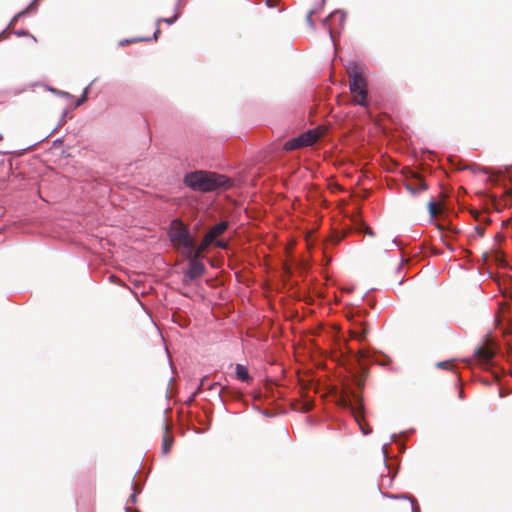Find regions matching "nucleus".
Masks as SVG:
<instances>
[{"label":"nucleus","mask_w":512,"mask_h":512,"mask_svg":"<svg viewBox=\"0 0 512 512\" xmlns=\"http://www.w3.org/2000/svg\"><path fill=\"white\" fill-rule=\"evenodd\" d=\"M184 184L194 191L210 192L216 189H228L232 181L219 174L197 170L184 176Z\"/></svg>","instance_id":"1"},{"label":"nucleus","mask_w":512,"mask_h":512,"mask_svg":"<svg viewBox=\"0 0 512 512\" xmlns=\"http://www.w3.org/2000/svg\"><path fill=\"white\" fill-rule=\"evenodd\" d=\"M354 386L347 387L339 398V405L351 411L356 422L359 424L364 435L371 433V429H367L362 425V414L364 410L361 391L364 388V380L359 375H354Z\"/></svg>","instance_id":"2"},{"label":"nucleus","mask_w":512,"mask_h":512,"mask_svg":"<svg viewBox=\"0 0 512 512\" xmlns=\"http://www.w3.org/2000/svg\"><path fill=\"white\" fill-rule=\"evenodd\" d=\"M167 236L174 249L181 255L190 251L194 235L180 218H174L168 225Z\"/></svg>","instance_id":"3"},{"label":"nucleus","mask_w":512,"mask_h":512,"mask_svg":"<svg viewBox=\"0 0 512 512\" xmlns=\"http://www.w3.org/2000/svg\"><path fill=\"white\" fill-rule=\"evenodd\" d=\"M181 256L188 262L187 268L183 271L184 284L196 281L207 273L203 259L191 255L189 251L181 254Z\"/></svg>","instance_id":"4"},{"label":"nucleus","mask_w":512,"mask_h":512,"mask_svg":"<svg viewBox=\"0 0 512 512\" xmlns=\"http://www.w3.org/2000/svg\"><path fill=\"white\" fill-rule=\"evenodd\" d=\"M366 313L364 309L353 308L348 312V319L351 322L350 328V338L357 340L359 342H363L366 339L368 328L366 327V323L363 321L357 320L358 317L363 316Z\"/></svg>","instance_id":"5"},{"label":"nucleus","mask_w":512,"mask_h":512,"mask_svg":"<svg viewBox=\"0 0 512 512\" xmlns=\"http://www.w3.org/2000/svg\"><path fill=\"white\" fill-rule=\"evenodd\" d=\"M347 349L349 354L354 357L361 365L368 361L375 362L383 366L389 365L391 363V359L383 353L371 352L367 348H361L356 352L350 348Z\"/></svg>","instance_id":"6"},{"label":"nucleus","mask_w":512,"mask_h":512,"mask_svg":"<svg viewBox=\"0 0 512 512\" xmlns=\"http://www.w3.org/2000/svg\"><path fill=\"white\" fill-rule=\"evenodd\" d=\"M317 139L318 134L316 132H314L313 130H307L298 135L297 137L288 140L284 144V149L286 151H293L303 147H308L314 144Z\"/></svg>","instance_id":"7"},{"label":"nucleus","mask_w":512,"mask_h":512,"mask_svg":"<svg viewBox=\"0 0 512 512\" xmlns=\"http://www.w3.org/2000/svg\"><path fill=\"white\" fill-rule=\"evenodd\" d=\"M349 89L353 95V104L360 105L361 107L368 109V89L367 81H349Z\"/></svg>","instance_id":"8"},{"label":"nucleus","mask_w":512,"mask_h":512,"mask_svg":"<svg viewBox=\"0 0 512 512\" xmlns=\"http://www.w3.org/2000/svg\"><path fill=\"white\" fill-rule=\"evenodd\" d=\"M494 355L495 351L492 347L480 346L474 350V357L476 361L484 369H488L492 365Z\"/></svg>","instance_id":"9"},{"label":"nucleus","mask_w":512,"mask_h":512,"mask_svg":"<svg viewBox=\"0 0 512 512\" xmlns=\"http://www.w3.org/2000/svg\"><path fill=\"white\" fill-rule=\"evenodd\" d=\"M338 17L339 27L342 28L346 20V12L343 10H335L331 12L326 18H324L322 25L327 29L330 39L334 42L333 25L330 24L331 20Z\"/></svg>","instance_id":"10"},{"label":"nucleus","mask_w":512,"mask_h":512,"mask_svg":"<svg viewBox=\"0 0 512 512\" xmlns=\"http://www.w3.org/2000/svg\"><path fill=\"white\" fill-rule=\"evenodd\" d=\"M500 312L496 316L498 326L501 327L505 334H512V318L506 315V311L510 308L509 304H499Z\"/></svg>","instance_id":"11"},{"label":"nucleus","mask_w":512,"mask_h":512,"mask_svg":"<svg viewBox=\"0 0 512 512\" xmlns=\"http://www.w3.org/2000/svg\"><path fill=\"white\" fill-rule=\"evenodd\" d=\"M216 396L219 399V401L222 403L223 406H225L226 402L228 400H240L242 397V393L230 386H222L217 392Z\"/></svg>","instance_id":"12"},{"label":"nucleus","mask_w":512,"mask_h":512,"mask_svg":"<svg viewBox=\"0 0 512 512\" xmlns=\"http://www.w3.org/2000/svg\"><path fill=\"white\" fill-rule=\"evenodd\" d=\"M210 245H212V241L207 240L206 235H204L202 241L199 244L197 243L196 238L194 236L193 241H192V247L189 252L191 255H193V256L195 255V257H197V258L204 259L205 251L207 250V248Z\"/></svg>","instance_id":"13"},{"label":"nucleus","mask_w":512,"mask_h":512,"mask_svg":"<svg viewBox=\"0 0 512 512\" xmlns=\"http://www.w3.org/2000/svg\"><path fill=\"white\" fill-rule=\"evenodd\" d=\"M365 70V66L359 63H350L347 66L349 81H366Z\"/></svg>","instance_id":"14"},{"label":"nucleus","mask_w":512,"mask_h":512,"mask_svg":"<svg viewBox=\"0 0 512 512\" xmlns=\"http://www.w3.org/2000/svg\"><path fill=\"white\" fill-rule=\"evenodd\" d=\"M228 228V222L227 221H220L214 226H212L207 233L205 234L207 236V240H211L212 242L219 238Z\"/></svg>","instance_id":"15"},{"label":"nucleus","mask_w":512,"mask_h":512,"mask_svg":"<svg viewBox=\"0 0 512 512\" xmlns=\"http://www.w3.org/2000/svg\"><path fill=\"white\" fill-rule=\"evenodd\" d=\"M386 497H389L391 499H405L408 500L411 503V512H420L419 505L417 503V500L408 495V494H383Z\"/></svg>","instance_id":"16"},{"label":"nucleus","mask_w":512,"mask_h":512,"mask_svg":"<svg viewBox=\"0 0 512 512\" xmlns=\"http://www.w3.org/2000/svg\"><path fill=\"white\" fill-rule=\"evenodd\" d=\"M235 374L237 379L242 382L249 383L252 380L247 367L242 364H236Z\"/></svg>","instance_id":"17"},{"label":"nucleus","mask_w":512,"mask_h":512,"mask_svg":"<svg viewBox=\"0 0 512 512\" xmlns=\"http://www.w3.org/2000/svg\"><path fill=\"white\" fill-rule=\"evenodd\" d=\"M396 439V434H392L391 435V441L389 443H385L383 446H382V453H383V461H384V464L386 466V468L388 469V472L389 474H392L393 473V476L395 475L396 472H393V469L390 467V465L388 464V447L390 445L391 442H394Z\"/></svg>","instance_id":"18"},{"label":"nucleus","mask_w":512,"mask_h":512,"mask_svg":"<svg viewBox=\"0 0 512 512\" xmlns=\"http://www.w3.org/2000/svg\"><path fill=\"white\" fill-rule=\"evenodd\" d=\"M405 188L406 190H408L412 195H416L418 194L419 192L423 191V190H426L427 189V185L420 181L419 183L417 184H413V183H406L405 184Z\"/></svg>","instance_id":"19"},{"label":"nucleus","mask_w":512,"mask_h":512,"mask_svg":"<svg viewBox=\"0 0 512 512\" xmlns=\"http://www.w3.org/2000/svg\"><path fill=\"white\" fill-rule=\"evenodd\" d=\"M313 407H314L313 400L309 399V398H306L298 406H295L294 409L299 410L301 412H308Z\"/></svg>","instance_id":"20"},{"label":"nucleus","mask_w":512,"mask_h":512,"mask_svg":"<svg viewBox=\"0 0 512 512\" xmlns=\"http://www.w3.org/2000/svg\"><path fill=\"white\" fill-rule=\"evenodd\" d=\"M174 439L172 437L164 436L162 441V454L166 455L169 453Z\"/></svg>","instance_id":"21"},{"label":"nucleus","mask_w":512,"mask_h":512,"mask_svg":"<svg viewBox=\"0 0 512 512\" xmlns=\"http://www.w3.org/2000/svg\"><path fill=\"white\" fill-rule=\"evenodd\" d=\"M179 18V12H178V6L176 7V12L173 16L171 17H168V18H159L157 20V24L160 23V22H165L166 24L168 25H172L174 24Z\"/></svg>","instance_id":"22"},{"label":"nucleus","mask_w":512,"mask_h":512,"mask_svg":"<svg viewBox=\"0 0 512 512\" xmlns=\"http://www.w3.org/2000/svg\"><path fill=\"white\" fill-rule=\"evenodd\" d=\"M207 376L203 377L199 383V385L197 386V388L195 389V391L192 393V395L190 396L189 398V401H193L194 398L199 395L203 389H204V385H205V380H206Z\"/></svg>","instance_id":"23"},{"label":"nucleus","mask_w":512,"mask_h":512,"mask_svg":"<svg viewBox=\"0 0 512 512\" xmlns=\"http://www.w3.org/2000/svg\"><path fill=\"white\" fill-rule=\"evenodd\" d=\"M141 490H142L141 486L134 485L133 486V492H132V494L128 498V503L135 504L136 501H137V494H139L141 492Z\"/></svg>","instance_id":"24"},{"label":"nucleus","mask_w":512,"mask_h":512,"mask_svg":"<svg viewBox=\"0 0 512 512\" xmlns=\"http://www.w3.org/2000/svg\"><path fill=\"white\" fill-rule=\"evenodd\" d=\"M89 87H90V85H89V86H87V87L84 89V91H83L82 95H81L79 98H77V100L75 101V105H74V106H75V108H77V107L81 106V105H82V104L87 100V98H88V90H89Z\"/></svg>","instance_id":"25"},{"label":"nucleus","mask_w":512,"mask_h":512,"mask_svg":"<svg viewBox=\"0 0 512 512\" xmlns=\"http://www.w3.org/2000/svg\"><path fill=\"white\" fill-rule=\"evenodd\" d=\"M212 245H214L216 248L223 249V250H226L229 247L228 241H226L224 239H219V238L216 239L215 241H213Z\"/></svg>","instance_id":"26"},{"label":"nucleus","mask_w":512,"mask_h":512,"mask_svg":"<svg viewBox=\"0 0 512 512\" xmlns=\"http://www.w3.org/2000/svg\"><path fill=\"white\" fill-rule=\"evenodd\" d=\"M138 41H150V38H133V39H124L119 42L120 46H125L130 43L138 42Z\"/></svg>","instance_id":"27"},{"label":"nucleus","mask_w":512,"mask_h":512,"mask_svg":"<svg viewBox=\"0 0 512 512\" xmlns=\"http://www.w3.org/2000/svg\"><path fill=\"white\" fill-rule=\"evenodd\" d=\"M13 33L15 35H17L18 37H31L34 41H36V38L33 35H31L29 31H27L25 29L15 30Z\"/></svg>","instance_id":"28"},{"label":"nucleus","mask_w":512,"mask_h":512,"mask_svg":"<svg viewBox=\"0 0 512 512\" xmlns=\"http://www.w3.org/2000/svg\"><path fill=\"white\" fill-rule=\"evenodd\" d=\"M51 92L56 94L57 96L64 97V98H72V95L66 91L57 90L55 88H49Z\"/></svg>","instance_id":"29"},{"label":"nucleus","mask_w":512,"mask_h":512,"mask_svg":"<svg viewBox=\"0 0 512 512\" xmlns=\"http://www.w3.org/2000/svg\"><path fill=\"white\" fill-rule=\"evenodd\" d=\"M315 13V10H310L306 15V22L310 28H314V22L312 20V15Z\"/></svg>","instance_id":"30"},{"label":"nucleus","mask_w":512,"mask_h":512,"mask_svg":"<svg viewBox=\"0 0 512 512\" xmlns=\"http://www.w3.org/2000/svg\"><path fill=\"white\" fill-rule=\"evenodd\" d=\"M18 19L19 18H15V16L11 19L8 26L3 31L0 32V40L4 38V34H5L6 30L9 29L11 26H13L17 22Z\"/></svg>","instance_id":"31"},{"label":"nucleus","mask_w":512,"mask_h":512,"mask_svg":"<svg viewBox=\"0 0 512 512\" xmlns=\"http://www.w3.org/2000/svg\"><path fill=\"white\" fill-rule=\"evenodd\" d=\"M451 365H452V362L449 360L436 363V367L441 368V369H448Z\"/></svg>","instance_id":"32"},{"label":"nucleus","mask_w":512,"mask_h":512,"mask_svg":"<svg viewBox=\"0 0 512 512\" xmlns=\"http://www.w3.org/2000/svg\"><path fill=\"white\" fill-rule=\"evenodd\" d=\"M29 10H30V6H27L25 9H23L22 11L18 12L16 15H15V18H20V17H23L25 15H27L29 13Z\"/></svg>","instance_id":"33"},{"label":"nucleus","mask_w":512,"mask_h":512,"mask_svg":"<svg viewBox=\"0 0 512 512\" xmlns=\"http://www.w3.org/2000/svg\"><path fill=\"white\" fill-rule=\"evenodd\" d=\"M29 10H30V6H27L25 9H23L22 11L18 12L16 15H15V18H20V17H23L25 15H27L29 13Z\"/></svg>","instance_id":"34"},{"label":"nucleus","mask_w":512,"mask_h":512,"mask_svg":"<svg viewBox=\"0 0 512 512\" xmlns=\"http://www.w3.org/2000/svg\"><path fill=\"white\" fill-rule=\"evenodd\" d=\"M259 411H260L264 416L269 417V418L274 417V416L276 415V413H275V412H273V411H269V410H261V409H259Z\"/></svg>","instance_id":"35"},{"label":"nucleus","mask_w":512,"mask_h":512,"mask_svg":"<svg viewBox=\"0 0 512 512\" xmlns=\"http://www.w3.org/2000/svg\"><path fill=\"white\" fill-rule=\"evenodd\" d=\"M428 209H429V212L431 215H434V210H435V202L433 200H430L428 202Z\"/></svg>","instance_id":"36"},{"label":"nucleus","mask_w":512,"mask_h":512,"mask_svg":"<svg viewBox=\"0 0 512 512\" xmlns=\"http://www.w3.org/2000/svg\"><path fill=\"white\" fill-rule=\"evenodd\" d=\"M219 386V383L218 382H212L210 383L208 386H207V389L209 391H214L217 389V387Z\"/></svg>","instance_id":"37"},{"label":"nucleus","mask_w":512,"mask_h":512,"mask_svg":"<svg viewBox=\"0 0 512 512\" xmlns=\"http://www.w3.org/2000/svg\"><path fill=\"white\" fill-rule=\"evenodd\" d=\"M488 181L493 184V185H497L498 184V178L493 176V175H489L488 177Z\"/></svg>","instance_id":"38"},{"label":"nucleus","mask_w":512,"mask_h":512,"mask_svg":"<svg viewBox=\"0 0 512 512\" xmlns=\"http://www.w3.org/2000/svg\"><path fill=\"white\" fill-rule=\"evenodd\" d=\"M160 33H161L160 29H159V28H157V29H156V31L154 32L153 36H152V37H149V38H150V40H151V39L157 40V39H158V37H159V35H160Z\"/></svg>","instance_id":"39"},{"label":"nucleus","mask_w":512,"mask_h":512,"mask_svg":"<svg viewBox=\"0 0 512 512\" xmlns=\"http://www.w3.org/2000/svg\"><path fill=\"white\" fill-rule=\"evenodd\" d=\"M489 197H490V200L493 203V205L496 206L497 205V198H496V196L491 194Z\"/></svg>","instance_id":"40"},{"label":"nucleus","mask_w":512,"mask_h":512,"mask_svg":"<svg viewBox=\"0 0 512 512\" xmlns=\"http://www.w3.org/2000/svg\"><path fill=\"white\" fill-rule=\"evenodd\" d=\"M66 116H67V110H65L61 116V119H60V124L65 122L66 120Z\"/></svg>","instance_id":"41"},{"label":"nucleus","mask_w":512,"mask_h":512,"mask_svg":"<svg viewBox=\"0 0 512 512\" xmlns=\"http://www.w3.org/2000/svg\"><path fill=\"white\" fill-rule=\"evenodd\" d=\"M125 512H139L138 510H133L131 507H125Z\"/></svg>","instance_id":"42"},{"label":"nucleus","mask_w":512,"mask_h":512,"mask_svg":"<svg viewBox=\"0 0 512 512\" xmlns=\"http://www.w3.org/2000/svg\"><path fill=\"white\" fill-rule=\"evenodd\" d=\"M391 243H392L393 245L397 246V247H400V244H399V242H398V240H397L396 238H395V239H393Z\"/></svg>","instance_id":"43"},{"label":"nucleus","mask_w":512,"mask_h":512,"mask_svg":"<svg viewBox=\"0 0 512 512\" xmlns=\"http://www.w3.org/2000/svg\"><path fill=\"white\" fill-rule=\"evenodd\" d=\"M366 234L369 236H373L374 232L370 228H367Z\"/></svg>","instance_id":"44"},{"label":"nucleus","mask_w":512,"mask_h":512,"mask_svg":"<svg viewBox=\"0 0 512 512\" xmlns=\"http://www.w3.org/2000/svg\"><path fill=\"white\" fill-rule=\"evenodd\" d=\"M445 245H446V247H447L449 250H451V251H453V250H454V249H453V247H452L449 243L445 242Z\"/></svg>","instance_id":"45"},{"label":"nucleus","mask_w":512,"mask_h":512,"mask_svg":"<svg viewBox=\"0 0 512 512\" xmlns=\"http://www.w3.org/2000/svg\"><path fill=\"white\" fill-rule=\"evenodd\" d=\"M36 1H37V0H33V1L28 5V6H30V8H31V7H34V4L36 3Z\"/></svg>","instance_id":"46"},{"label":"nucleus","mask_w":512,"mask_h":512,"mask_svg":"<svg viewBox=\"0 0 512 512\" xmlns=\"http://www.w3.org/2000/svg\"><path fill=\"white\" fill-rule=\"evenodd\" d=\"M481 171H482L483 173H485V174H488V173H489L488 169H486V168L481 169Z\"/></svg>","instance_id":"47"},{"label":"nucleus","mask_w":512,"mask_h":512,"mask_svg":"<svg viewBox=\"0 0 512 512\" xmlns=\"http://www.w3.org/2000/svg\"><path fill=\"white\" fill-rule=\"evenodd\" d=\"M459 398H461V399L463 398V392L462 391L459 392Z\"/></svg>","instance_id":"48"},{"label":"nucleus","mask_w":512,"mask_h":512,"mask_svg":"<svg viewBox=\"0 0 512 512\" xmlns=\"http://www.w3.org/2000/svg\"><path fill=\"white\" fill-rule=\"evenodd\" d=\"M2 138V135L0 134V139Z\"/></svg>","instance_id":"49"},{"label":"nucleus","mask_w":512,"mask_h":512,"mask_svg":"<svg viewBox=\"0 0 512 512\" xmlns=\"http://www.w3.org/2000/svg\"><path fill=\"white\" fill-rule=\"evenodd\" d=\"M510 349L512 350V346L510 347Z\"/></svg>","instance_id":"50"}]
</instances>
